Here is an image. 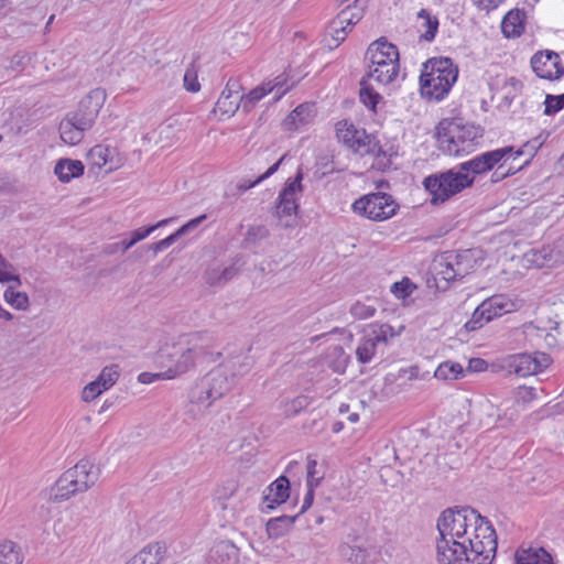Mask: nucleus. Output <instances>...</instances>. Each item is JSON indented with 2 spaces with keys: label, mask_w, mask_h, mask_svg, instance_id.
Segmentation results:
<instances>
[{
  "label": "nucleus",
  "mask_w": 564,
  "mask_h": 564,
  "mask_svg": "<svg viewBox=\"0 0 564 564\" xmlns=\"http://www.w3.org/2000/svg\"><path fill=\"white\" fill-rule=\"evenodd\" d=\"M220 268H213L206 271L205 280L209 285H223L224 282L220 280Z\"/></svg>",
  "instance_id": "64"
},
{
  "label": "nucleus",
  "mask_w": 564,
  "mask_h": 564,
  "mask_svg": "<svg viewBox=\"0 0 564 564\" xmlns=\"http://www.w3.org/2000/svg\"><path fill=\"white\" fill-rule=\"evenodd\" d=\"M365 6V0H356L354 4L347 6L335 18V25L345 24L348 28L355 25L362 18Z\"/></svg>",
  "instance_id": "29"
},
{
  "label": "nucleus",
  "mask_w": 564,
  "mask_h": 564,
  "mask_svg": "<svg viewBox=\"0 0 564 564\" xmlns=\"http://www.w3.org/2000/svg\"><path fill=\"white\" fill-rule=\"evenodd\" d=\"M376 313V307L366 305L361 302H356L350 307V314L358 319L372 317Z\"/></svg>",
  "instance_id": "50"
},
{
  "label": "nucleus",
  "mask_w": 564,
  "mask_h": 564,
  "mask_svg": "<svg viewBox=\"0 0 564 564\" xmlns=\"http://www.w3.org/2000/svg\"><path fill=\"white\" fill-rule=\"evenodd\" d=\"M307 406V398L306 397H297L293 399L285 405V413L289 415H294L302 409Z\"/></svg>",
  "instance_id": "58"
},
{
  "label": "nucleus",
  "mask_w": 564,
  "mask_h": 564,
  "mask_svg": "<svg viewBox=\"0 0 564 564\" xmlns=\"http://www.w3.org/2000/svg\"><path fill=\"white\" fill-rule=\"evenodd\" d=\"M290 480L282 475L276 478L264 491V508L274 509L276 506L284 503L290 497Z\"/></svg>",
  "instance_id": "20"
},
{
  "label": "nucleus",
  "mask_w": 564,
  "mask_h": 564,
  "mask_svg": "<svg viewBox=\"0 0 564 564\" xmlns=\"http://www.w3.org/2000/svg\"><path fill=\"white\" fill-rule=\"evenodd\" d=\"M492 319H494L492 316L488 313V311L486 308L482 307V303H481L474 311L471 318L465 324V329L467 332L477 330Z\"/></svg>",
  "instance_id": "40"
},
{
  "label": "nucleus",
  "mask_w": 564,
  "mask_h": 564,
  "mask_svg": "<svg viewBox=\"0 0 564 564\" xmlns=\"http://www.w3.org/2000/svg\"><path fill=\"white\" fill-rule=\"evenodd\" d=\"M161 358L167 361V369L164 371V377L167 379H173L178 375L185 373L196 365L193 360V355L189 350L187 351L183 339L161 350Z\"/></svg>",
  "instance_id": "13"
},
{
  "label": "nucleus",
  "mask_w": 564,
  "mask_h": 564,
  "mask_svg": "<svg viewBox=\"0 0 564 564\" xmlns=\"http://www.w3.org/2000/svg\"><path fill=\"white\" fill-rule=\"evenodd\" d=\"M436 137L442 152L458 156L473 150L475 140L482 137V129L462 118H445L436 127Z\"/></svg>",
  "instance_id": "1"
},
{
  "label": "nucleus",
  "mask_w": 564,
  "mask_h": 564,
  "mask_svg": "<svg viewBox=\"0 0 564 564\" xmlns=\"http://www.w3.org/2000/svg\"><path fill=\"white\" fill-rule=\"evenodd\" d=\"M399 205L391 195L382 192L367 194L352 204V210L376 221L391 218Z\"/></svg>",
  "instance_id": "10"
},
{
  "label": "nucleus",
  "mask_w": 564,
  "mask_h": 564,
  "mask_svg": "<svg viewBox=\"0 0 564 564\" xmlns=\"http://www.w3.org/2000/svg\"><path fill=\"white\" fill-rule=\"evenodd\" d=\"M545 141V138H543L541 134L529 140L528 142H525L520 149H518L517 151L513 150V152L511 153L510 156L513 155V159H517L518 156L520 155H528L529 158L525 160L524 164L523 165H528L530 163V161L532 160V158L535 155V153L538 152V150L543 145Z\"/></svg>",
  "instance_id": "39"
},
{
  "label": "nucleus",
  "mask_w": 564,
  "mask_h": 564,
  "mask_svg": "<svg viewBox=\"0 0 564 564\" xmlns=\"http://www.w3.org/2000/svg\"><path fill=\"white\" fill-rule=\"evenodd\" d=\"M240 261V259H236V261L234 263H231L230 265L224 268V269H220V280L225 283H227L228 281H230L239 271V265L238 262Z\"/></svg>",
  "instance_id": "62"
},
{
  "label": "nucleus",
  "mask_w": 564,
  "mask_h": 564,
  "mask_svg": "<svg viewBox=\"0 0 564 564\" xmlns=\"http://www.w3.org/2000/svg\"><path fill=\"white\" fill-rule=\"evenodd\" d=\"M12 265L0 254V282H15L21 285L20 276L10 272Z\"/></svg>",
  "instance_id": "52"
},
{
  "label": "nucleus",
  "mask_w": 564,
  "mask_h": 564,
  "mask_svg": "<svg viewBox=\"0 0 564 564\" xmlns=\"http://www.w3.org/2000/svg\"><path fill=\"white\" fill-rule=\"evenodd\" d=\"M477 261L475 250L447 251L435 261V269L443 280L451 282L463 279L474 271Z\"/></svg>",
  "instance_id": "9"
},
{
  "label": "nucleus",
  "mask_w": 564,
  "mask_h": 564,
  "mask_svg": "<svg viewBox=\"0 0 564 564\" xmlns=\"http://www.w3.org/2000/svg\"><path fill=\"white\" fill-rule=\"evenodd\" d=\"M165 555V544L154 542L145 545L127 564H160Z\"/></svg>",
  "instance_id": "23"
},
{
  "label": "nucleus",
  "mask_w": 564,
  "mask_h": 564,
  "mask_svg": "<svg viewBox=\"0 0 564 564\" xmlns=\"http://www.w3.org/2000/svg\"><path fill=\"white\" fill-rule=\"evenodd\" d=\"M239 550L230 541H219L209 551V564H237Z\"/></svg>",
  "instance_id": "21"
},
{
  "label": "nucleus",
  "mask_w": 564,
  "mask_h": 564,
  "mask_svg": "<svg viewBox=\"0 0 564 564\" xmlns=\"http://www.w3.org/2000/svg\"><path fill=\"white\" fill-rule=\"evenodd\" d=\"M276 82L272 84L271 82L263 83L262 85L253 88L249 91V94L239 97L241 109L245 112H249L253 109L256 104L260 101L264 96H267L269 93H271L274 89H278L280 91L281 87L283 86L284 82L281 80V77H276Z\"/></svg>",
  "instance_id": "22"
},
{
  "label": "nucleus",
  "mask_w": 564,
  "mask_h": 564,
  "mask_svg": "<svg viewBox=\"0 0 564 564\" xmlns=\"http://www.w3.org/2000/svg\"><path fill=\"white\" fill-rule=\"evenodd\" d=\"M394 337L393 328L388 324H370L361 332L356 348V357L360 364H369L379 354H383L389 338Z\"/></svg>",
  "instance_id": "7"
},
{
  "label": "nucleus",
  "mask_w": 564,
  "mask_h": 564,
  "mask_svg": "<svg viewBox=\"0 0 564 564\" xmlns=\"http://www.w3.org/2000/svg\"><path fill=\"white\" fill-rule=\"evenodd\" d=\"M365 58L370 63L367 78L379 84L388 85L399 74L398 48L384 37L376 40L368 46Z\"/></svg>",
  "instance_id": "3"
},
{
  "label": "nucleus",
  "mask_w": 564,
  "mask_h": 564,
  "mask_svg": "<svg viewBox=\"0 0 564 564\" xmlns=\"http://www.w3.org/2000/svg\"><path fill=\"white\" fill-rule=\"evenodd\" d=\"M105 101L106 91L101 88L93 89L79 101L77 109L68 113L67 117L76 123L90 129Z\"/></svg>",
  "instance_id": "12"
},
{
  "label": "nucleus",
  "mask_w": 564,
  "mask_h": 564,
  "mask_svg": "<svg viewBox=\"0 0 564 564\" xmlns=\"http://www.w3.org/2000/svg\"><path fill=\"white\" fill-rule=\"evenodd\" d=\"M184 344L187 347V351L193 355V360L197 362H210L215 360V356L219 357L220 352H215L216 338L210 332H196L185 338Z\"/></svg>",
  "instance_id": "15"
},
{
  "label": "nucleus",
  "mask_w": 564,
  "mask_h": 564,
  "mask_svg": "<svg viewBox=\"0 0 564 564\" xmlns=\"http://www.w3.org/2000/svg\"><path fill=\"white\" fill-rule=\"evenodd\" d=\"M184 87L191 93H197L200 89V84L197 79V69L194 64H191L184 74Z\"/></svg>",
  "instance_id": "48"
},
{
  "label": "nucleus",
  "mask_w": 564,
  "mask_h": 564,
  "mask_svg": "<svg viewBox=\"0 0 564 564\" xmlns=\"http://www.w3.org/2000/svg\"><path fill=\"white\" fill-rule=\"evenodd\" d=\"M414 285L410 282L409 279L404 278L400 282H394L391 286V292L398 299H405L413 292Z\"/></svg>",
  "instance_id": "51"
},
{
  "label": "nucleus",
  "mask_w": 564,
  "mask_h": 564,
  "mask_svg": "<svg viewBox=\"0 0 564 564\" xmlns=\"http://www.w3.org/2000/svg\"><path fill=\"white\" fill-rule=\"evenodd\" d=\"M206 219V215H200L196 218H193L191 219L188 223H186L185 225H183L182 227H180L177 229V232L182 236L188 234L189 231L194 230L195 228H197L202 221Z\"/></svg>",
  "instance_id": "63"
},
{
  "label": "nucleus",
  "mask_w": 564,
  "mask_h": 564,
  "mask_svg": "<svg viewBox=\"0 0 564 564\" xmlns=\"http://www.w3.org/2000/svg\"><path fill=\"white\" fill-rule=\"evenodd\" d=\"M269 236V231L264 226H254L250 227L246 234V240L250 242H256L258 240L264 239Z\"/></svg>",
  "instance_id": "57"
},
{
  "label": "nucleus",
  "mask_w": 564,
  "mask_h": 564,
  "mask_svg": "<svg viewBox=\"0 0 564 564\" xmlns=\"http://www.w3.org/2000/svg\"><path fill=\"white\" fill-rule=\"evenodd\" d=\"M340 557L349 564H365L368 558V551L359 544L341 543L338 546Z\"/></svg>",
  "instance_id": "31"
},
{
  "label": "nucleus",
  "mask_w": 564,
  "mask_h": 564,
  "mask_svg": "<svg viewBox=\"0 0 564 564\" xmlns=\"http://www.w3.org/2000/svg\"><path fill=\"white\" fill-rule=\"evenodd\" d=\"M238 96H236L235 100H230L226 95V90H223L220 97L216 102L217 109L227 116H232L239 108H241L240 100L238 101Z\"/></svg>",
  "instance_id": "44"
},
{
  "label": "nucleus",
  "mask_w": 564,
  "mask_h": 564,
  "mask_svg": "<svg viewBox=\"0 0 564 564\" xmlns=\"http://www.w3.org/2000/svg\"><path fill=\"white\" fill-rule=\"evenodd\" d=\"M102 392L104 391L99 389V386L91 381L84 388L82 399L85 402H90L95 400L97 397H99Z\"/></svg>",
  "instance_id": "60"
},
{
  "label": "nucleus",
  "mask_w": 564,
  "mask_h": 564,
  "mask_svg": "<svg viewBox=\"0 0 564 564\" xmlns=\"http://www.w3.org/2000/svg\"><path fill=\"white\" fill-rule=\"evenodd\" d=\"M204 380H198L195 386L189 391V401L193 404L203 405L204 408H209L215 399H212V395H209V389L203 388Z\"/></svg>",
  "instance_id": "34"
},
{
  "label": "nucleus",
  "mask_w": 564,
  "mask_h": 564,
  "mask_svg": "<svg viewBox=\"0 0 564 564\" xmlns=\"http://www.w3.org/2000/svg\"><path fill=\"white\" fill-rule=\"evenodd\" d=\"M516 564H555L552 555L543 547L519 549Z\"/></svg>",
  "instance_id": "25"
},
{
  "label": "nucleus",
  "mask_w": 564,
  "mask_h": 564,
  "mask_svg": "<svg viewBox=\"0 0 564 564\" xmlns=\"http://www.w3.org/2000/svg\"><path fill=\"white\" fill-rule=\"evenodd\" d=\"M21 547L13 541L0 543V564H22Z\"/></svg>",
  "instance_id": "33"
},
{
  "label": "nucleus",
  "mask_w": 564,
  "mask_h": 564,
  "mask_svg": "<svg viewBox=\"0 0 564 564\" xmlns=\"http://www.w3.org/2000/svg\"><path fill=\"white\" fill-rule=\"evenodd\" d=\"M98 378L104 381L109 388H111L119 378L118 365H111L105 367L99 373Z\"/></svg>",
  "instance_id": "53"
},
{
  "label": "nucleus",
  "mask_w": 564,
  "mask_h": 564,
  "mask_svg": "<svg viewBox=\"0 0 564 564\" xmlns=\"http://www.w3.org/2000/svg\"><path fill=\"white\" fill-rule=\"evenodd\" d=\"M299 514L295 516H281L272 518L267 522V532L270 538L278 539L288 533Z\"/></svg>",
  "instance_id": "32"
},
{
  "label": "nucleus",
  "mask_w": 564,
  "mask_h": 564,
  "mask_svg": "<svg viewBox=\"0 0 564 564\" xmlns=\"http://www.w3.org/2000/svg\"><path fill=\"white\" fill-rule=\"evenodd\" d=\"M329 34L332 40L335 42L334 46H338L341 42L345 41L348 34V26L345 24L335 25V19L329 24Z\"/></svg>",
  "instance_id": "54"
},
{
  "label": "nucleus",
  "mask_w": 564,
  "mask_h": 564,
  "mask_svg": "<svg viewBox=\"0 0 564 564\" xmlns=\"http://www.w3.org/2000/svg\"><path fill=\"white\" fill-rule=\"evenodd\" d=\"M30 61L31 57L26 52H18L12 56L10 67L12 69H23Z\"/></svg>",
  "instance_id": "59"
},
{
  "label": "nucleus",
  "mask_w": 564,
  "mask_h": 564,
  "mask_svg": "<svg viewBox=\"0 0 564 564\" xmlns=\"http://www.w3.org/2000/svg\"><path fill=\"white\" fill-rule=\"evenodd\" d=\"M467 541L464 539L449 540L437 539L436 552L437 561L440 564H476L471 562L473 555L470 554V546H467Z\"/></svg>",
  "instance_id": "14"
},
{
  "label": "nucleus",
  "mask_w": 564,
  "mask_h": 564,
  "mask_svg": "<svg viewBox=\"0 0 564 564\" xmlns=\"http://www.w3.org/2000/svg\"><path fill=\"white\" fill-rule=\"evenodd\" d=\"M525 13L521 10L509 11L501 22V31L506 37H518L524 31Z\"/></svg>",
  "instance_id": "27"
},
{
  "label": "nucleus",
  "mask_w": 564,
  "mask_h": 564,
  "mask_svg": "<svg viewBox=\"0 0 564 564\" xmlns=\"http://www.w3.org/2000/svg\"><path fill=\"white\" fill-rule=\"evenodd\" d=\"M514 306V303L505 295H495L482 302V307L488 311L492 318L512 312Z\"/></svg>",
  "instance_id": "30"
},
{
  "label": "nucleus",
  "mask_w": 564,
  "mask_h": 564,
  "mask_svg": "<svg viewBox=\"0 0 564 564\" xmlns=\"http://www.w3.org/2000/svg\"><path fill=\"white\" fill-rule=\"evenodd\" d=\"M18 286L15 282L14 285H10L4 291V300L17 310H26L29 306V296L24 292L17 291L15 288Z\"/></svg>",
  "instance_id": "38"
},
{
  "label": "nucleus",
  "mask_w": 564,
  "mask_h": 564,
  "mask_svg": "<svg viewBox=\"0 0 564 564\" xmlns=\"http://www.w3.org/2000/svg\"><path fill=\"white\" fill-rule=\"evenodd\" d=\"M173 219L174 218L162 219L159 223H156L155 225H152V226H149V227H145V228H138V229L131 231V234H130V236H131L130 245H135L137 242L143 240L149 235H151L154 230L165 226L166 224H169Z\"/></svg>",
  "instance_id": "45"
},
{
  "label": "nucleus",
  "mask_w": 564,
  "mask_h": 564,
  "mask_svg": "<svg viewBox=\"0 0 564 564\" xmlns=\"http://www.w3.org/2000/svg\"><path fill=\"white\" fill-rule=\"evenodd\" d=\"M334 358L333 361H328V366L337 373H344L347 367V356L345 355L344 348L335 346L327 355V359Z\"/></svg>",
  "instance_id": "42"
},
{
  "label": "nucleus",
  "mask_w": 564,
  "mask_h": 564,
  "mask_svg": "<svg viewBox=\"0 0 564 564\" xmlns=\"http://www.w3.org/2000/svg\"><path fill=\"white\" fill-rule=\"evenodd\" d=\"M533 72L543 79L554 80L564 76V67L561 65L560 55L553 51H541L531 58Z\"/></svg>",
  "instance_id": "17"
},
{
  "label": "nucleus",
  "mask_w": 564,
  "mask_h": 564,
  "mask_svg": "<svg viewBox=\"0 0 564 564\" xmlns=\"http://www.w3.org/2000/svg\"><path fill=\"white\" fill-rule=\"evenodd\" d=\"M85 166L79 160L59 159L55 165L54 173L63 183H68L84 174Z\"/></svg>",
  "instance_id": "26"
},
{
  "label": "nucleus",
  "mask_w": 564,
  "mask_h": 564,
  "mask_svg": "<svg viewBox=\"0 0 564 564\" xmlns=\"http://www.w3.org/2000/svg\"><path fill=\"white\" fill-rule=\"evenodd\" d=\"M285 155H283L282 158H280V160H278L273 165H271L262 175H260L257 180L254 181H241L237 184V188L239 192L243 193L246 192L247 189L249 188H252L253 186H256L257 184H259L260 182H262L263 180L270 177L271 175H273L280 167L282 161L284 160Z\"/></svg>",
  "instance_id": "43"
},
{
  "label": "nucleus",
  "mask_w": 564,
  "mask_h": 564,
  "mask_svg": "<svg viewBox=\"0 0 564 564\" xmlns=\"http://www.w3.org/2000/svg\"><path fill=\"white\" fill-rule=\"evenodd\" d=\"M303 172L300 167L293 180H288L285 186L279 194V202L276 204V214L280 224L284 228H292L296 225L295 214L299 208L296 203V195L302 193Z\"/></svg>",
  "instance_id": "11"
},
{
  "label": "nucleus",
  "mask_w": 564,
  "mask_h": 564,
  "mask_svg": "<svg viewBox=\"0 0 564 564\" xmlns=\"http://www.w3.org/2000/svg\"><path fill=\"white\" fill-rule=\"evenodd\" d=\"M336 137L354 152H373V150L369 148L371 140L366 131L364 129H357L352 123H348L346 120L336 123Z\"/></svg>",
  "instance_id": "18"
},
{
  "label": "nucleus",
  "mask_w": 564,
  "mask_h": 564,
  "mask_svg": "<svg viewBox=\"0 0 564 564\" xmlns=\"http://www.w3.org/2000/svg\"><path fill=\"white\" fill-rule=\"evenodd\" d=\"M480 514L471 507H455L444 510L437 520L440 538L458 540L468 534V528L479 521Z\"/></svg>",
  "instance_id": "6"
},
{
  "label": "nucleus",
  "mask_w": 564,
  "mask_h": 564,
  "mask_svg": "<svg viewBox=\"0 0 564 564\" xmlns=\"http://www.w3.org/2000/svg\"><path fill=\"white\" fill-rule=\"evenodd\" d=\"M180 237H181V235L176 230L175 232L167 236L166 238L150 245L149 249L153 250V253L155 256L158 252H161V251L167 249L170 246H172Z\"/></svg>",
  "instance_id": "55"
},
{
  "label": "nucleus",
  "mask_w": 564,
  "mask_h": 564,
  "mask_svg": "<svg viewBox=\"0 0 564 564\" xmlns=\"http://www.w3.org/2000/svg\"><path fill=\"white\" fill-rule=\"evenodd\" d=\"M316 466H317L316 459L308 457L307 466H306V471H307L306 485H307V487H317L321 482L322 477H315Z\"/></svg>",
  "instance_id": "56"
},
{
  "label": "nucleus",
  "mask_w": 564,
  "mask_h": 564,
  "mask_svg": "<svg viewBox=\"0 0 564 564\" xmlns=\"http://www.w3.org/2000/svg\"><path fill=\"white\" fill-rule=\"evenodd\" d=\"M564 412V406L561 403H556L551 406H544L540 411L536 412L539 419L549 417L552 415L562 414Z\"/></svg>",
  "instance_id": "61"
},
{
  "label": "nucleus",
  "mask_w": 564,
  "mask_h": 564,
  "mask_svg": "<svg viewBox=\"0 0 564 564\" xmlns=\"http://www.w3.org/2000/svg\"><path fill=\"white\" fill-rule=\"evenodd\" d=\"M87 130L89 129L70 120L69 117H66L59 124L61 139L70 145L78 144Z\"/></svg>",
  "instance_id": "28"
},
{
  "label": "nucleus",
  "mask_w": 564,
  "mask_h": 564,
  "mask_svg": "<svg viewBox=\"0 0 564 564\" xmlns=\"http://www.w3.org/2000/svg\"><path fill=\"white\" fill-rule=\"evenodd\" d=\"M417 18L423 20L422 28L425 29V31L421 34V39L431 42L434 40L438 29L437 18L432 17L426 9H421L417 13Z\"/></svg>",
  "instance_id": "36"
},
{
  "label": "nucleus",
  "mask_w": 564,
  "mask_h": 564,
  "mask_svg": "<svg viewBox=\"0 0 564 564\" xmlns=\"http://www.w3.org/2000/svg\"><path fill=\"white\" fill-rule=\"evenodd\" d=\"M99 477V468L90 460L82 459L66 470L51 489L50 499L61 502L90 488Z\"/></svg>",
  "instance_id": "4"
},
{
  "label": "nucleus",
  "mask_w": 564,
  "mask_h": 564,
  "mask_svg": "<svg viewBox=\"0 0 564 564\" xmlns=\"http://www.w3.org/2000/svg\"><path fill=\"white\" fill-rule=\"evenodd\" d=\"M509 158H505L500 163H498V167L491 175V181L494 183L499 182L510 175L516 174L519 170L523 167V165L514 169L512 166L506 167V162Z\"/></svg>",
  "instance_id": "49"
},
{
  "label": "nucleus",
  "mask_w": 564,
  "mask_h": 564,
  "mask_svg": "<svg viewBox=\"0 0 564 564\" xmlns=\"http://www.w3.org/2000/svg\"><path fill=\"white\" fill-rule=\"evenodd\" d=\"M235 378L236 373L229 372V366L221 364L202 378L205 382L203 388H208L212 399L217 400L231 389Z\"/></svg>",
  "instance_id": "19"
},
{
  "label": "nucleus",
  "mask_w": 564,
  "mask_h": 564,
  "mask_svg": "<svg viewBox=\"0 0 564 564\" xmlns=\"http://www.w3.org/2000/svg\"><path fill=\"white\" fill-rule=\"evenodd\" d=\"M464 373L460 364L445 361L442 362L435 370L434 377L440 380H455Z\"/></svg>",
  "instance_id": "37"
},
{
  "label": "nucleus",
  "mask_w": 564,
  "mask_h": 564,
  "mask_svg": "<svg viewBox=\"0 0 564 564\" xmlns=\"http://www.w3.org/2000/svg\"><path fill=\"white\" fill-rule=\"evenodd\" d=\"M473 538H466L470 546L471 562L476 564H490L497 551V534L492 524L480 516L477 523H473Z\"/></svg>",
  "instance_id": "8"
},
{
  "label": "nucleus",
  "mask_w": 564,
  "mask_h": 564,
  "mask_svg": "<svg viewBox=\"0 0 564 564\" xmlns=\"http://www.w3.org/2000/svg\"><path fill=\"white\" fill-rule=\"evenodd\" d=\"M458 77V68L448 57L431 58L420 76L421 94L430 100H442Z\"/></svg>",
  "instance_id": "2"
},
{
  "label": "nucleus",
  "mask_w": 564,
  "mask_h": 564,
  "mask_svg": "<svg viewBox=\"0 0 564 564\" xmlns=\"http://www.w3.org/2000/svg\"><path fill=\"white\" fill-rule=\"evenodd\" d=\"M367 76L362 77L360 80V91L359 98L360 101L369 109L376 110L378 102L381 99V96L375 91V89L369 85Z\"/></svg>",
  "instance_id": "35"
},
{
  "label": "nucleus",
  "mask_w": 564,
  "mask_h": 564,
  "mask_svg": "<svg viewBox=\"0 0 564 564\" xmlns=\"http://www.w3.org/2000/svg\"><path fill=\"white\" fill-rule=\"evenodd\" d=\"M474 183V176L457 171L449 170L442 173H435L424 178L423 185L431 195V204L437 205L446 202L455 194L470 187Z\"/></svg>",
  "instance_id": "5"
},
{
  "label": "nucleus",
  "mask_w": 564,
  "mask_h": 564,
  "mask_svg": "<svg viewBox=\"0 0 564 564\" xmlns=\"http://www.w3.org/2000/svg\"><path fill=\"white\" fill-rule=\"evenodd\" d=\"M509 371L519 377L534 375L541 370L540 362L529 354H519L510 358Z\"/></svg>",
  "instance_id": "24"
},
{
  "label": "nucleus",
  "mask_w": 564,
  "mask_h": 564,
  "mask_svg": "<svg viewBox=\"0 0 564 564\" xmlns=\"http://www.w3.org/2000/svg\"><path fill=\"white\" fill-rule=\"evenodd\" d=\"M544 115L554 116L564 108V94L551 95L547 94L544 100Z\"/></svg>",
  "instance_id": "47"
},
{
  "label": "nucleus",
  "mask_w": 564,
  "mask_h": 564,
  "mask_svg": "<svg viewBox=\"0 0 564 564\" xmlns=\"http://www.w3.org/2000/svg\"><path fill=\"white\" fill-rule=\"evenodd\" d=\"M311 106L300 105L288 117V123L297 129L300 126L305 124L311 116Z\"/></svg>",
  "instance_id": "41"
},
{
  "label": "nucleus",
  "mask_w": 564,
  "mask_h": 564,
  "mask_svg": "<svg viewBox=\"0 0 564 564\" xmlns=\"http://www.w3.org/2000/svg\"><path fill=\"white\" fill-rule=\"evenodd\" d=\"M513 152V147H505L492 151L485 152L474 159L459 164V170L463 173H471L473 175L484 174L492 170L505 158H510Z\"/></svg>",
  "instance_id": "16"
},
{
  "label": "nucleus",
  "mask_w": 564,
  "mask_h": 564,
  "mask_svg": "<svg viewBox=\"0 0 564 564\" xmlns=\"http://www.w3.org/2000/svg\"><path fill=\"white\" fill-rule=\"evenodd\" d=\"M225 365H228L229 372L236 373L237 377L242 376L250 370L252 366V360L247 356H239L227 361Z\"/></svg>",
  "instance_id": "46"
}]
</instances>
